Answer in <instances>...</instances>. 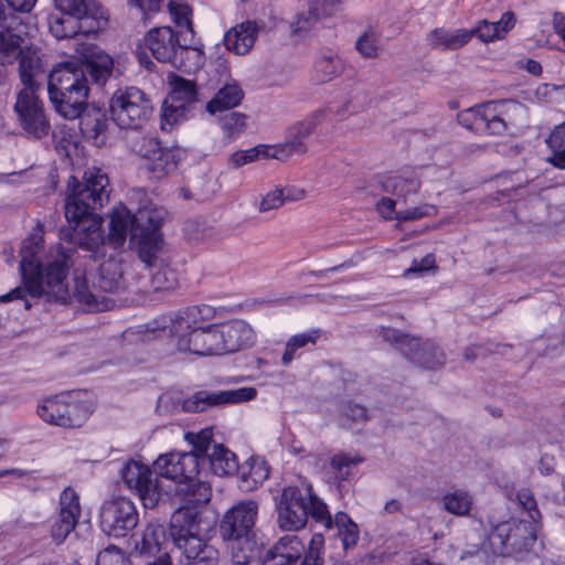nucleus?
<instances>
[{"mask_svg":"<svg viewBox=\"0 0 565 565\" xmlns=\"http://www.w3.org/2000/svg\"><path fill=\"white\" fill-rule=\"evenodd\" d=\"M553 24L556 33L565 40V17L556 13L553 19Z\"/></svg>","mask_w":565,"mask_h":565,"instance_id":"64","label":"nucleus"},{"mask_svg":"<svg viewBox=\"0 0 565 565\" xmlns=\"http://www.w3.org/2000/svg\"><path fill=\"white\" fill-rule=\"evenodd\" d=\"M343 415L354 423H362L367 419L366 408L360 404L351 402L344 406Z\"/></svg>","mask_w":565,"mask_h":565,"instance_id":"57","label":"nucleus"},{"mask_svg":"<svg viewBox=\"0 0 565 565\" xmlns=\"http://www.w3.org/2000/svg\"><path fill=\"white\" fill-rule=\"evenodd\" d=\"M196 86L192 81L182 77H177L173 81V88L170 94V99L172 103L181 105L183 108H185L186 105L196 100Z\"/></svg>","mask_w":565,"mask_h":565,"instance_id":"45","label":"nucleus"},{"mask_svg":"<svg viewBox=\"0 0 565 565\" xmlns=\"http://www.w3.org/2000/svg\"><path fill=\"white\" fill-rule=\"evenodd\" d=\"M42 242L43 237L40 230L23 239L20 249V271L23 287H17L1 295V303L22 299L25 292L33 298H40L43 294L49 292V289L53 291L55 288L58 291L63 289V281L70 268V254L63 248H57L54 255H50L47 263L41 265L36 255L42 247Z\"/></svg>","mask_w":565,"mask_h":565,"instance_id":"3","label":"nucleus"},{"mask_svg":"<svg viewBox=\"0 0 565 565\" xmlns=\"http://www.w3.org/2000/svg\"><path fill=\"white\" fill-rule=\"evenodd\" d=\"M522 516L495 525L489 536L490 544L501 555H516L527 551L536 541L541 525V513L530 489L516 494Z\"/></svg>","mask_w":565,"mask_h":565,"instance_id":"5","label":"nucleus"},{"mask_svg":"<svg viewBox=\"0 0 565 565\" xmlns=\"http://www.w3.org/2000/svg\"><path fill=\"white\" fill-rule=\"evenodd\" d=\"M99 519L103 532L115 537H124L137 526L139 514L131 500L118 497L103 503Z\"/></svg>","mask_w":565,"mask_h":565,"instance_id":"15","label":"nucleus"},{"mask_svg":"<svg viewBox=\"0 0 565 565\" xmlns=\"http://www.w3.org/2000/svg\"><path fill=\"white\" fill-rule=\"evenodd\" d=\"M114 122L122 129H139L149 119L152 106L146 94L137 87L118 88L109 100Z\"/></svg>","mask_w":565,"mask_h":565,"instance_id":"13","label":"nucleus"},{"mask_svg":"<svg viewBox=\"0 0 565 565\" xmlns=\"http://www.w3.org/2000/svg\"><path fill=\"white\" fill-rule=\"evenodd\" d=\"M107 184L108 178L99 169L85 171L82 181L71 178L64 204L67 225L60 230V238L87 250L90 258L98 259L105 256L106 246L111 245L115 250L120 248L129 233L130 244L137 248L141 262L149 267L156 266L162 245L159 232L163 221L162 211L143 207L132 214L122 204L115 206L105 242L100 232L102 218L96 211L108 201Z\"/></svg>","mask_w":565,"mask_h":565,"instance_id":"1","label":"nucleus"},{"mask_svg":"<svg viewBox=\"0 0 565 565\" xmlns=\"http://www.w3.org/2000/svg\"><path fill=\"white\" fill-rule=\"evenodd\" d=\"M441 502L443 508L448 513L456 516H466L471 510L473 499L469 491L465 489H452L443 495Z\"/></svg>","mask_w":565,"mask_h":565,"instance_id":"36","label":"nucleus"},{"mask_svg":"<svg viewBox=\"0 0 565 565\" xmlns=\"http://www.w3.org/2000/svg\"><path fill=\"white\" fill-rule=\"evenodd\" d=\"M338 529V535L344 551L354 547L359 541L358 524L344 512H338L332 519V525Z\"/></svg>","mask_w":565,"mask_h":565,"instance_id":"39","label":"nucleus"},{"mask_svg":"<svg viewBox=\"0 0 565 565\" xmlns=\"http://www.w3.org/2000/svg\"><path fill=\"white\" fill-rule=\"evenodd\" d=\"M476 107L469 108L467 110H463L458 114V122L471 130H481V127H479L476 124L477 114L475 113Z\"/></svg>","mask_w":565,"mask_h":565,"instance_id":"60","label":"nucleus"},{"mask_svg":"<svg viewBox=\"0 0 565 565\" xmlns=\"http://www.w3.org/2000/svg\"><path fill=\"white\" fill-rule=\"evenodd\" d=\"M471 39L468 30L459 29L449 32L445 29H434L427 34V43L433 49L438 50H457L467 44Z\"/></svg>","mask_w":565,"mask_h":565,"instance_id":"31","label":"nucleus"},{"mask_svg":"<svg viewBox=\"0 0 565 565\" xmlns=\"http://www.w3.org/2000/svg\"><path fill=\"white\" fill-rule=\"evenodd\" d=\"M228 543L231 558L234 565H248L255 557L256 543L253 536L223 539Z\"/></svg>","mask_w":565,"mask_h":565,"instance_id":"38","label":"nucleus"},{"mask_svg":"<svg viewBox=\"0 0 565 565\" xmlns=\"http://www.w3.org/2000/svg\"><path fill=\"white\" fill-rule=\"evenodd\" d=\"M214 475L231 476L238 470L236 455L221 444H214L206 459Z\"/></svg>","mask_w":565,"mask_h":565,"instance_id":"33","label":"nucleus"},{"mask_svg":"<svg viewBox=\"0 0 565 565\" xmlns=\"http://www.w3.org/2000/svg\"><path fill=\"white\" fill-rule=\"evenodd\" d=\"M21 31L0 29V84L7 77V66L19 58V77L24 88L40 89L45 71L35 50L24 47Z\"/></svg>","mask_w":565,"mask_h":565,"instance_id":"11","label":"nucleus"},{"mask_svg":"<svg viewBox=\"0 0 565 565\" xmlns=\"http://www.w3.org/2000/svg\"><path fill=\"white\" fill-rule=\"evenodd\" d=\"M395 205L396 202L393 199L382 198L376 204V210L384 218L392 220L395 218Z\"/></svg>","mask_w":565,"mask_h":565,"instance_id":"61","label":"nucleus"},{"mask_svg":"<svg viewBox=\"0 0 565 565\" xmlns=\"http://www.w3.org/2000/svg\"><path fill=\"white\" fill-rule=\"evenodd\" d=\"M285 203L284 189L276 188L263 196L258 204V211L265 213L280 207Z\"/></svg>","mask_w":565,"mask_h":565,"instance_id":"56","label":"nucleus"},{"mask_svg":"<svg viewBox=\"0 0 565 565\" xmlns=\"http://www.w3.org/2000/svg\"><path fill=\"white\" fill-rule=\"evenodd\" d=\"M168 10L172 22L174 23V31L184 35L185 32L190 33L191 40L195 41V33L192 24V9L191 7L181 1L171 0L168 3Z\"/></svg>","mask_w":565,"mask_h":565,"instance_id":"37","label":"nucleus"},{"mask_svg":"<svg viewBox=\"0 0 565 565\" xmlns=\"http://www.w3.org/2000/svg\"><path fill=\"white\" fill-rule=\"evenodd\" d=\"M184 111L185 108H183L181 105L172 102L170 105H168V102H166L161 115V128L167 131L171 130L172 127L183 116Z\"/></svg>","mask_w":565,"mask_h":565,"instance_id":"54","label":"nucleus"},{"mask_svg":"<svg viewBox=\"0 0 565 565\" xmlns=\"http://www.w3.org/2000/svg\"><path fill=\"white\" fill-rule=\"evenodd\" d=\"M435 257L433 254H427L420 262L414 260L413 265L405 270V275L424 273L429 269H435Z\"/></svg>","mask_w":565,"mask_h":565,"instance_id":"58","label":"nucleus"},{"mask_svg":"<svg viewBox=\"0 0 565 565\" xmlns=\"http://www.w3.org/2000/svg\"><path fill=\"white\" fill-rule=\"evenodd\" d=\"M258 514V503L254 500H244L234 504L225 512L220 521V535L222 539H237L254 536Z\"/></svg>","mask_w":565,"mask_h":565,"instance_id":"19","label":"nucleus"},{"mask_svg":"<svg viewBox=\"0 0 565 565\" xmlns=\"http://www.w3.org/2000/svg\"><path fill=\"white\" fill-rule=\"evenodd\" d=\"M94 411L92 395L85 391L64 392L43 399L39 416L46 423L65 428L81 427Z\"/></svg>","mask_w":565,"mask_h":565,"instance_id":"12","label":"nucleus"},{"mask_svg":"<svg viewBox=\"0 0 565 565\" xmlns=\"http://www.w3.org/2000/svg\"><path fill=\"white\" fill-rule=\"evenodd\" d=\"M277 525L284 531H298L305 527L309 515L326 529L332 527V516L327 504L311 488L301 489L288 486L276 498Z\"/></svg>","mask_w":565,"mask_h":565,"instance_id":"6","label":"nucleus"},{"mask_svg":"<svg viewBox=\"0 0 565 565\" xmlns=\"http://www.w3.org/2000/svg\"><path fill=\"white\" fill-rule=\"evenodd\" d=\"M222 355L250 348L255 343V332L244 320H230L218 323Z\"/></svg>","mask_w":565,"mask_h":565,"instance_id":"23","label":"nucleus"},{"mask_svg":"<svg viewBox=\"0 0 565 565\" xmlns=\"http://www.w3.org/2000/svg\"><path fill=\"white\" fill-rule=\"evenodd\" d=\"M306 551L302 541L292 534L282 536L268 552L275 556L287 561L290 565H297Z\"/></svg>","mask_w":565,"mask_h":565,"instance_id":"35","label":"nucleus"},{"mask_svg":"<svg viewBox=\"0 0 565 565\" xmlns=\"http://www.w3.org/2000/svg\"><path fill=\"white\" fill-rule=\"evenodd\" d=\"M356 51L365 58H375L379 54V39L372 31L361 34L355 43Z\"/></svg>","mask_w":565,"mask_h":565,"instance_id":"52","label":"nucleus"},{"mask_svg":"<svg viewBox=\"0 0 565 565\" xmlns=\"http://www.w3.org/2000/svg\"><path fill=\"white\" fill-rule=\"evenodd\" d=\"M363 461L360 456L351 457L348 454L340 452L331 458L330 465L333 470L334 477L339 482L345 481L351 476V467L356 466Z\"/></svg>","mask_w":565,"mask_h":565,"instance_id":"50","label":"nucleus"},{"mask_svg":"<svg viewBox=\"0 0 565 565\" xmlns=\"http://www.w3.org/2000/svg\"><path fill=\"white\" fill-rule=\"evenodd\" d=\"M54 3L63 14L88 21L85 31H98L107 24L106 10L95 0H54Z\"/></svg>","mask_w":565,"mask_h":565,"instance_id":"22","label":"nucleus"},{"mask_svg":"<svg viewBox=\"0 0 565 565\" xmlns=\"http://www.w3.org/2000/svg\"><path fill=\"white\" fill-rule=\"evenodd\" d=\"M200 525L198 512L178 509L171 516L172 543L185 555L184 565H217L218 551L200 536Z\"/></svg>","mask_w":565,"mask_h":565,"instance_id":"10","label":"nucleus"},{"mask_svg":"<svg viewBox=\"0 0 565 565\" xmlns=\"http://www.w3.org/2000/svg\"><path fill=\"white\" fill-rule=\"evenodd\" d=\"M300 565H322L319 557L318 550L309 548V552L305 555V558Z\"/></svg>","mask_w":565,"mask_h":565,"instance_id":"63","label":"nucleus"},{"mask_svg":"<svg viewBox=\"0 0 565 565\" xmlns=\"http://www.w3.org/2000/svg\"><path fill=\"white\" fill-rule=\"evenodd\" d=\"M437 212L435 205L423 204L416 207L406 209L404 211H397L394 215L395 220L398 221H415L425 216H433Z\"/></svg>","mask_w":565,"mask_h":565,"instance_id":"55","label":"nucleus"},{"mask_svg":"<svg viewBox=\"0 0 565 565\" xmlns=\"http://www.w3.org/2000/svg\"><path fill=\"white\" fill-rule=\"evenodd\" d=\"M207 306H193L170 318L169 333L181 353L199 356L222 355L218 323L203 327Z\"/></svg>","mask_w":565,"mask_h":565,"instance_id":"4","label":"nucleus"},{"mask_svg":"<svg viewBox=\"0 0 565 565\" xmlns=\"http://www.w3.org/2000/svg\"><path fill=\"white\" fill-rule=\"evenodd\" d=\"M172 541L171 527L169 532L163 524L150 522L143 530L139 540H136L135 550L146 557H154L162 552H168Z\"/></svg>","mask_w":565,"mask_h":565,"instance_id":"25","label":"nucleus"},{"mask_svg":"<svg viewBox=\"0 0 565 565\" xmlns=\"http://www.w3.org/2000/svg\"><path fill=\"white\" fill-rule=\"evenodd\" d=\"M162 0H130L142 14L143 19H148V15L159 11Z\"/></svg>","mask_w":565,"mask_h":565,"instance_id":"59","label":"nucleus"},{"mask_svg":"<svg viewBox=\"0 0 565 565\" xmlns=\"http://www.w3.org/2000/svg\"><path fill=\"white\" fill-rule=\"evenodd\" d=\"M125 252H115L108 259L100 264L95 289L105 292H118L127 287L125 274L128 268Z\"/></svg>","mask_w":565,"mask_h":565,"instance_id":"24","label":"nucleus"},{"mask_svg":"<svg viewBox=\"0 0 565 565\" xmlns=\"http://www.w3.org/2000/svg\"><path fill=\"white\" fill-rule=\"evenodd\" d=\"M319 334V330H310L289 338L286 343L285 352L281 356L282 364L288 365L294 360L295 353L298 349L305 348L308 344H316Z\"/></svg>","mask_w":565,"mask_h":565,"instance_id":"46","label":"nucleus"},{"mask_svg":"<svg viewBox=\"0 0 565 565\" xmlns=\"http://www.w3.org/2000/svg\"><path fill=\"white\" fill-rule=\"evenodd\" d=\"M79 302L86 305L90 309L100 311L109 307V300L100 297L98 294L93 292L85 278L75 277V290Z\"/></svg>","mask_w":565,"mask_h":565,"instance_id":"43","label":"nucleus"},{"mask_svg":"<svg viewBox=\"0 0 565 565\" xmlns=\"http://www.w3.org/2000/svg\"><path fill=\"white\" fill-rule=\"evenodd\" d=\"M514 25V13L507 11L499 21L488 22L487 20H482L476 28L468 30V33H471V38L477 36L482 42H492L504 38Z\"/></svg>","mask_w":565,"mask_h":565,"instance_id":"28","label":"nucleus"},{"mask_svg":"<svg viewBox=\"0 0 565 565\" xmlns=\"http://www.w3.org/2000/svg\"><path fill=\"white\" fill-rule=\"evenodd\" d=\"M81 514L79 498L77 493L66 488L60 497V511L57 519L51 527V536L56 544L63 543L75 529Z\"/></svg>","mask_w":565,"mask_h":565,"instance_id":"21","label":"nucleus"},{"mask_svg":"<svg viewBox=\"0 0 565 565\" xmlns=\"http://www.w3.org/2000/svg\"><path fill=\"white\" fill-rule=\"evenodd\" d=\"M88 24V21H81L71 15H51L49 19L50 32L57 40L74 38L81 32L85 34L92 33L93 31H85Z\"/></svg>","mask_w":565,"mask_h":565,"instance_id":"34","label":"nucleus"},{"mask_svg":"<svg viewBox=\"0 0 565 565\" xmlns=\"http://www.w3.org/2000/svg\"><path fill=\"white\" fill-rule=\"evenodd\" d=\"M310 2L320 8L322 13L332 17L337 12L341 0H310Z\"/></svg>","mask_w":565,"mask_h":565,"instance_id":"62","label":"nucleus"},{"mask_svg":"<svg viewBox=\"0 0 565 565\" xmlns=\"http://www.w3.org/2000/svg\"><path fill=\"white\" fill-rule=\"evenodd\" d=\"M143 42L160 63H168L183 72H192L203 65V52L188 32L181 35L172 26H157L147 32Z\"/></svg>","mask_w":565,"mask_h":565,"instance_id":"7","label":"nucleus"},{"mask_svg":"<svg viewBox=\"0 0 565 565\" xmlns=\"http://www.w3.org/2000/svg\"><path fill=\"white\" fill-rule=\"evenodd\" d=\"M179 285L177 273L170 267L159 268L151 277L154 291H171Z\"/></svg>","mask_w":565,"mask_h":565,"instance_id":"51","label":"nucleus"},{"mask_svg":"<svg viewBox=\"0 0 565 565\" xmlns=\"http://www.w3.org/2000/svg\"><path fill=\"white\" fill-rule=\"evenodd\" d=\"M114 68L113 58L97 46L83 54V61L58 64L47 77V93L55 111L67 120H79L84 139L96 147L107 140L105 113L88 103L89 78L104 85Z\"/></svg>","mask_w":565,"mask_h":565,"instance_id":"2","label":"nucleus"},{"mask_svg":"<svg viewBox=\"0 0 565 565\" xmlns=\"http://www.w3.org/2000/svg\"><path fill=\"white\" fill-rule=\"evenodd\" d=\"M96 565H129V559L119 547L109 545L99 552Z\"/></svg>","mask_w":565,"mask_h":565,"instance_id":"53","label":"nucleus"},{"mask_svg":"<svg viewBox=\"0 0 565 565\" xmlns=\"http://www.w3.org/2000/svg\"><path fill=\"white\" fill-rule=\"evenodd\" d=\"M247 116L239 111H232L226 114L221 119V129L224 138L227 140H234L241 136L247 127Z\"/></svg>","mask_w":565,"mask_h":565,"instance_id":"48","label":"nucleus"},{"mask_svg":"<svg viewBox=\"0 0 565 565\" xmlns=\"http://www.w3.org/2000/svg\"><path fill=\"white\" fill-rule=\"evenodd\" d=\"M342 72L343 63L335 52L323 49L318 53L313 65V76L318 83L330 82Z\"/></svg>","mask_w":565,"mask_h":565,"instance_id":"30","label":"nucleus"},{"mask_svg":"<svg viewBox=\"0 0 565 565\" xmlns=\"http://www.w3.org/2000/svg\"><path fill=\"white\" fill-rule=\"evenodd\" d=\"M244 90L237 81L226 79L216 90L213 98L206 104L205 109L210 114L232 109L241 105Z\"/></svg>","mask_w":565,"mask_h":565,"instance_id":"27","label":"nucleus"},{"mask_svg":"<svg viewBox=\"0 0 565 565\" xmlns=\"http://www.w3.org/2000/svg\"><path fill=\"white\" fill-rule=\"evenodd\" d=\"M259 26L255 21H245L225 33L226 49L237 55L247 54L254 46Z\"/></svg>","mask_w":565,"mask_h":565,"instance_id":"26","label":"nucleus"},{"mask_svg":"<svg viewBox=\"0 0 565 565\" xmlns=\"http://www.w3.org/2000/svg\"><path fill=\"white\" fill-rule=\"evenodd\" d=\"M14 110L25 134L38 139L49 134L51 126L36 92L30 88L21 89L17 96Z\"/></svg>","mask_w":565,"mask_h":565,"instance_id":"17","label":"nucleus"},{"mask_svg":"<svg viewBox=\"0 0 565 565\" xmlns=\"http://www.w3.org/2000/svg\"><path fill=\"white\" fill-rule=\"evenodd\" d=\"M546 143L552 151L547 162L557 169L565 170V121L554 128L546 138Z\"/></svg>","mask_w":565,"mask_h":565,"instance_id":"41","label":"nucleus"},{"mask_svg":"<svg viewBox=\"0 0 565 565\" xmlns=\"http://www.w3.org/2000/svg\"><path fill=\"white\" fill-rule=\"evenodd\" d=\"M383 185L385 191L406 199L419 190L420 181L413 174L394 175L387 178Z\"/></svg>","mask_w":565,"mask_h":565,"instance_id":"42","label":"nucleus"},{"mask_svg":"<svg viewBox=\"0 0 565 565\" xmlns=\"http://www.w3.org/2000/svg\"><path fill=\"white\" fill-rule=\"evenodd\" d=\"M201 465L195 454L171 451L157 458L153 470L158 476L182 486L178 493L184 495L188 503L200 504L207 503L211 498L209 484L198 479Z\"/></svg>","mask_w":565,"mask_h":565,"instance_id":"9","label":"nucleus"},{"mask_svg":"<svg viewBox=\"0 0 565 565\" xmlns=\"http://www.w3.org/2000/svg\"><path fill=\"white\" fill-rule=\"evenodd\" d=\"M148 170L161 177L177 168L175 153L171 149L158 148L146 158Z\"/></svg>","mask_w":565,"mask_h":565,"instance_id":"40","label":"nucleus"},{"mask_svg":"<svg viewBox=\"0 0 565 565\" xmlns=\"http://www.w3.org/2000/svg\"><path fill=\"white\" fill-rule=\"evenodd\" d=\"M271 154L273 148L265 145H258L247 150L235 151L230 158V163L233 168H239L254 162L259 158H273Z\"/></svg>","mask_w":565,"mask_h":565,"instance_id":"49","label":"nucleus"},{"mask_svg":"<svg viewBox=\"0 0 565 565\" xmlns=\"http://www.w3.org/2000/svg\"><path fill=\"white\" fill-rule=\"evenodd\" d=\"M212 437L211 428H204L199 433H188L185 435L186 440L193 446V450L190 452L198 455L199 461L202 465L206 463V459L212 451Z\"/></svg>","mask_w":565,"mask_h":565,"instance_id":"44","label":"nucleus"},{"mask_svg":"<svg viewBox=\"0 0 565 565\" xmlns=\"http://www.w3.org/2000/svg\"><path fill=\"white\" fill-rule=\"evenodd\" d=\"M523 110L524 106L518 102H489L476 106V124L481 127V130H487L489 134L502 135L508 127V121L511 120V115L522 113Z\"/></svg>","mask_w":565,"mask_h":565,"instance_id":"20","label":"nucleus"},{"mask_svg":"<svg viewBox=\"0 0 565 565\" xmlns=\"http://www.w3.org/2000/svg\"><path fill=\"white\" fill-rule=\"evenodd\" d=\"M326 119V111L318 109L309 114L302 120L291 125L287 129L285 142L273 147V159L287 160L294 154H305L308 146L305 140L320 126Z\"/></svg>","mask_w":565,"mask_h":565,"instance_id":"18","label":"nucleus"},{"mask_svg":"<svg viewBox=\"0 0 565 565\" xmlns=\"http://www.w3.org/2000/svg\"><path fill=\"white\" fill-rule=\"evenodd\" d=\"M36 0H0V29L21 31L18 12H30Z\"/></svg>","mask_w":565,"mask_h":565,"instance_id":"32","label":"nucleus"},{"mask_svg":"<svg viewBox=\"0 0 565 565\" xmlns=\"http://www.w3.org/2000/svg\"><path fill=\"white\" fill-rule=\"evenodd\" d=\"M238 475V487L243 491L257 489L269 477L267 463L258 458H250L236 470Z\"/></svg>","mask_w":565,"mask_h":565,"instance_id":"29","label":"nucleus"},{"mask_svg":"<svg viewBox=\"0 0 565 565\" xmlns=\"http://www.w3.org/2000/svg\"><path fill=\"white\" fill-rule=\"evenodd\" d=\"M256 396L255 387L222 391L201 390L189 396L183 395L180 391H167L159 396L156 411L163 416H171L180 412L201 413L213 407L249 402Z\"/></svg>","mask_w":565,"mask_h":565,"instance_id":"8","label":"nucleus"},{"mask_svg":"<svg viewBox=\"0 0 565 565\" xmlns=\"http://www.w3.org/2000/svg\"><path fill=\"white\" fill-rule=\"evenodd\" d=\"M121 477L130 490H135L146 509L158 505L162 491L159 488L158 478L148 465L140 461L129 460L121 469Z\"/></svg>","mask_w":565,"mask_h":565,"instance_id":"16","label":"nucleus"},{"mask_svg":"<svg viewBox=\"0 0 565 565\" xmlns=\"http://www.w3.org/2000/svg\"><path fill=\"white\" fill-rule=\"evenodd\" d=\"M380 337L385 342L394 345L411 362L423 369L433 370L443 366L446 362L444 351L430 340L422 341L390 327H382Z\"/></svg>","mask_w":565,"mask_h":565,"instance_id":"14","label":"nucleus"},{"mask_svg":"<svg viewBox=\"0 0 565 565\" xmlns=\"http://www.w3.org/2000/svg\"><path fill=\"white\" fill-rule=\"evenodd\" d=\"M326 18L328 14L322 13L321 9L309 2L308 10L298 13L295 22L292 23L295 33H306L316 28V25Z\"/></svg>","mask_w":565,"mask_h":565,"instance_id":"47","label":"nucleus"}]
</instances>
